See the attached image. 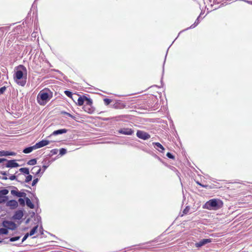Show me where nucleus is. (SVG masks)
I'll return each instance as SVG.
<instances>
[{"label":"nucleus","mask_w":252,"mask_h":252,"mask_svg":"<svg viewBox=\"0 0 252 252\" xmlns=\"http://www.w3.org/2000/svg\"><path fill=\"white\" fill-rule=\"evenodd\" d=\"M21 172L24 173L28 175L29 174V170L27 168H21L19 169Z\"/></svg>","instance_id":"20"},{"label":"nucleus","mask_w":252,"mask_h":252,"mask_svg":"<svg viewBox=\"0 0 252 252\" xmlns=\"http://www.w3.org/2000/svg\"><path fill=\"white\" fill-rule=\"evenodd\" d=\"M133 132V130L129 128H124L119 131L120 133L126 135H131Z\"/></svg>","instance_id":"11"},{"label":"nucleus","mask_w":252,"mask_h":252,"mask_svg":"<svg viewBox=\"0 0 252 252\" xmlns=\"http://www.w3.org/2000/svg\"><path fill=\"white\" fill-rule=\"evenodd\" d=\"M36 163V160L35 159H31L28 162V164L29 165H34Z\"/></svg>","instance_id":"22"},{"label":"nucleus","mask_w":252,"mask_h":252,"mask_svg":"<svg viewBox=\"0 0 252 252\" xmlns=\"http://www.w3.org/2000/svg\"><path fill=\"white\" fill-rule=\"evenodd\" d=\"M6 90V87H2L0 88V94H3L4 92Z\"/></svg>","instance_id":"33"},{"label":"nucleus","mask_w":252,"mask_h":252,"mask_svg":"<svg viewBox=\"0 0 252 252\" xmlns=\"http://www.w3.org/2000/svg\"><path fill=\"white\" fill-rule=\"evenodd\" d=\"M211 242V240L209 239H203L202 240L200 241L198 243H197L195 244V246L196 247H200L208 243H210Z\"/></svg>","instance_id":"8"},{"label":"nucleus","mask_w":252,"mask_h":252,"mask_svg":"<svg viewBox=\"0 0 252 252\" xmlns=\"http://www.w3.org/2000/svg\"><path fill=\"white\" fill-rule=\"evenodd\" d=\"M26 195V193L25 192H18V194H17V196L19 197H25Z\"/></svg>","instance_id":"28"},{"label":"nucleus","mask_w":252,"mask_h":252,"mask_svg":"<svg viewBox=\"0 0 252 252\" xmlns=\"http://www.w3.org/2000/svg\"><path fill=\"white\" fill-rule=\"evenodd\" d=\"M4 161H7V159L6 158H0V163H1Z\"/></svg>","instance_id":"42"},{"label":"nucleus","mask_w":252,"mask_h":252,"mask_svg":"<svg viewBox=\"0 0 252 252\" xmlns=\"http://www.w3.org/2000/svg\"><path fill=\"white\" fill-rule=\"evenodd\" d=\"M19 166V164L16 162L14 159L7 160V163L6 165V167H16Z\"/></svg>","instance_id":"6"},{"label":"nucleus","mask_w":252,"mask_h":252,"mask_svg":"<svg viewBox=\"0 0 252 252\" xmlns=\"http://www.w3.org/2000/svg\"><path fill=\"white\" fill-rule=\"evenodd\" d=\"M18 201L20 205L23 206L25 205V200L22 198H19Z\"/></svg>","instance_id":"34"},{"label":"nucleus","mask_w":252,"mask_h":252,"mask_svg":"<svg viewBox=\"0 0 252 252\" xmlns=\"http://www.w3.org/2000/svg\"><path fill=\"white\" fill-rule=\"evenodd\" d=\"M32 175L28 174V175L26 178L25 182L26 183L29 182L30 181H31L32 180Z\"/></svg>","instance_id":"27"},{"label":"nucleus","mask_w":252,"mask_h":252,"mask_svg":"<svg viewBox=\"0 0 252 252\" xmlns=\"http://www.w3.org/2000/svg\"><path fill=\"white\" fill-rule=\"evenodd\" d=\"M2 179H4V180H7V178L6 177H3Z\"/></svg>","instance_id":"44"},{"label":"nucleus","mask_w":252,"mask_h":252,"mask_svg":"<svg viewBox=\"0 0 252 252\" xmlns=\"http://www.w3.org/2000/svg\"><path fill=\"white\" fill-rule=\"evenodd\" d=\"M8 233V230L6 228H2L0 229V234H7Z\"/></svg>","instance_id":"23"},{"label":"nucleus","mask_w":252,"mask_h":252,"mask_svg":"<svg viewBox=\"0 0 252 252\" xmlns=\"http://www.w3.org/2000/svg\"><path fill=\"white\" fill-rule=\"evenodd\" d=\"M64 94L68 97H71L72 96V94L69 91H65Z\"/></svg>","instance_id":"29"},{"label":"nucleus","mask_w":252,"mask_h":252,"mask_svg":"<svg viewBox=\"0 0 252 252\" xmlns=\"http://www.w3.org/2000/svg\"><path fill=\"white\" fill-rule=\"evenodd\" d=\"M18 191H17L16 190H12L11 191V193L12 194V195H16L17 196V194H18Z\"/></svg>","instance_id":"36"},{"label":"nucleus","mask_w":252,"mask_h":252,"mask_svg":"<svg viewBox=\"0 0 252 252\" xmlns=\"http://www.w3.org/2000/svg\"><path fill=\"white\" fill-rule=\"evenodd\" d=\"M11 188H14V189H17V188H16L15 187H13H13H11Z\"/></svg>","instance_id":"45"},{"label":"nucleus","mask_w":252,"mask_h":252,"mask_svg":"<svg viewBox=\"0 0 252 252\" xmlns=\"http://www.w3.org/2000/svg\"><path fill=\"white\" fill-rule=\"evenodd\" d=\"M14 79L19 85L24 86L26 83L27 70L26 68L23 65L18 66L15 70Z\"/></svg>","instance_id":"1"},{"label":"nucleus","mask_w":252,"mask_h":252,"mask_svg":"<svg viewBox=\"0 0 252 252\" xmlns=\"http://www.w3.org/2000/svg\"><path fill=\"white\" fill-rule=\"evenodd\" d=\"M38 181V180L37 178L34 179L32 183V186H34V185H35V184L37 183Z\"/></svg>","instance_id":"37"},{"label":"nucleus","mask_w":252,"mask_h":252,"mask_svg":"<svg viewBox=\"0 0 252 252\" xmlns=\"http://www.w3.org/2000/svg\"><path fill=\"white\" fill-rule=\"evenodd\" d=\"M19 239H20V237L19 236L12 237V238H11L10 239V241L14 242V241H17V240H19Z\"/></svg>","instance_id":"30"},{"label":"nucleus","mask_w":252,"mask_h":252,"mask_svg":"<svg viewBox=\"0 0 252 252\" xmlns=\"http://www.w3.org/2000/svg\"><path fill=\"white\" fill-rule=\"evenodd\" d=\"M67 129H59V130H55L54 131L52 134L53 135H58V134H63V133H65L67 132Z\"/></svg>","instance_id":"13"},{"label":"nucleus","mask_w":252,"mask_h":252,"mask_svg":"<svg viewBox=\"0 0 252 252\" xmlns=\"http://www.w3.org/2000/svg\"><path fill=\"white\" fill-rule=\"evenodd\" d=\"M43 167L45 169L46 168V166H43Z\"/></svg>","instance_id":"47"},{"label":"nucleus","mask_w":252,"mask_h":252,"mask_svg":"<svg viewBox=\"0 0 252 252\" xmlns=\"http://www.w3.org/2000/svg\"><path fill=\"white\" fill-rule=\"evenodd\" d=\"M49 143V141L46 140H43L38 143H37L34 146L36 149L41 148L44 146L47 145Z\"/></svg>","instance_id":"7"},{"label":"nucleus","mask_w":252,"mask_h":252,"mask_svg":"<svg viewBox=\"0 0 252 252\" xmlns=\"http://www.w3.org/2000/svg\"><path fill=\"white\" fill-rule=\"evenodd\" d=\"M119 108L122 109V108H123V107H120Z\"/></svg>","instance_id":"49"},{"label":"nucleus","mask_w":252,"mask_h":252,"mask_svg":"<svg viewBox=\"0 0 252 252\" xmlns=\"http://www.w3.org/2000/svg\"><path fill=\"white\" fill-rule=\"evenodd\" d=\"M199 24V20L198 18H197L196 21H195L194 23L192 24L189 29H192L195 27L198 24ZM188 29V28L187 29Z\"/></svg>","instance_id":"24"},{"label":"nucleus","mask_w":252,"mask_h":252,"mask_svg":"<svg viewBox=\"0 0 252 252\" xmlns=\"http://www.w3.org/2000/svg\"><path fill=\"white\" fill-rule=\"evenodd\" d=\"M8 190L6 189H4L0 190V196L6 195L8 193Z\"/></svg>","instance_id":"21"},{"label":"nucleus","mask_w":252,"mask_h":252,"mask_svg":"<svg viewBox=\"0 0 252 252\" xmlns=\"http://www.w3.org/2000/svg\"><path fill=\"white\" fill-rule=\"evenodd\" d=\"M16 176L15 175H12L9 177V179L11 180H14L16 179Z\"/></svg>","instance_id":"39"},{"label":"nucleus","mask_w":252,"mask_h":252,"mask_svg":"<svg viewBox=\"0 0 252 252\" xmlns=\"http://www.w3.org/2000/svg\"><path fill=\"white\" fill-rule=\"evenodd\" d=\"M23 217V213L22 211L19 210L16 212L13 216V219L15 220H20Z\"/></svg>","instance_id":"9"},{"label":"nucleus","mask_w":252,"mask_h":252,"mask_svg":"<svg viewBox=\"0 0 252 252\" xmlns=\"http://www.w3.org/2000/svg\"><path fill=\"white\" fill-rule=\"evenodd\" d=\"M8 153L9 154L8 156H15L16 155V153L14 152H8Z\"/></svg>","instance_id":"40"},{"label":"nucleus","mask_w":252,"mask_h":252,"mask_svg":"<svg viewBox=\"0 0 252 252\" xmlns=\"http://www.w3.org/2000/svg\"><path fill=\"white\" fill-rule=\"evenodd\" d=\"M104 103L106 105H108L112 101V100L108 98L104 99Z\"/></svg>","instance_id":"31"},{"label":"nucleus","mask_w":252,"mask_h":252,"mask_svg":"<svg viewBox=\"0 0 252 252\" xmlns=\"http://www.w3.org/2000/svg\"><path fill=\"white\" fill-rule=\"evenodd\" d=\"M223 205L222 202L218 199H213L207 201L203 206V208L208 210H217Z\"/></svg>","instance_id":"3"},{"label":"nucleus","mask_w":252,"mask_h":252,"mask_svg":"<svg viewBox=\"0 0 252 252\" xmlns=\"http://www.w3.org/2000/svg\"><path fill=\"white\" fill-rule=\"evenodd\" d=\"M7 205L12 208H15L18 206V202L14 200H10L7 202Z\"/></svg>","instance_id":"12"},{"label":"nucleus","mask_w":252,"mask_h":252,"mask_svg":"<svg viewBox=\"0 0 252 252\" xmlns=\"http://www.w3.org/2000/svg\"><path fill=\"white\" fill-rule=\"evenodd\" d=\"M3 225L5 227H6L11 230H14L16 228V224L13 222L10 221H3Z\"/></svg>","instance_id":"4"},{"label":"nucleus","mask_w":252,"mask_h":252,"mask_svg":"<svg viewBox=\"0 0 252 252\" xmlns=\"http://www.w3.org/2000/svg\"><path fill=\"white\" fill-rule=\"evenodd\" d=\"M85 95L79 96L77 99V104L78 105H82L84 104Z\"/></svg>","instance_id":"14"},{"label":"nucleus","mask_w":252,"mask_h":252,"mask_svg":"<svg viewBox=\"0 0 252 252\" xmlns=\"http://www.w3.org/2000/svg\"><path fill=\"white\" fill-rule=\"evenodd\" d=\"M38 228V225L34 226L30 231L29 234L30 236L33 235L36 232H37V230Z\"/></svg>","instance_id":"19"},{"label":"nucleus","mask_w":252,"mask_h":252,"mask_svg":"<svg viewBox=\"0 0 252 252\" xmlns=\"http://www.w3.org/2000/svg\"><path fill=\"white\" fill-rule=\"evenodd\" d=\"M26 204L31 209H33L34 208V205L32 202L31 200L28 197L26 198Z\"/></svg>","instance_id":"18"},{"label":"nucleus","mask_w":252,"mask_h":252,"mask_svg":"<svg viewBox=\"0 0 252 252\" xmlns=\"http://www.w3.org/2000/svg\"><path fill=\"white\" fill-rule=\"evenodd\" d=\"M92 103H93L92 100L91 98H88L85 96V99H84V104L85 105H88V106H90V107H92ZM88 109H89V110H90L91 108H88Z\"/></svg>","instance_id":"10"},{"label":"nucleus","mask_w":252,"mask_h":252,"mask_svg":"<svg viewBox=\"0 0 252 252\" xmlns=\"http://www.w3.org/2000/svg\"><path fill=\"white\" fill-rule=\"evenodd\" d=\"M66 152V150L65 149L62 148L60 150V154L62 155L65 154Z\"/></svg>","instance_id":"32"},{"label":"nucleus","mask_w":252,"mask_h":252,"mask_svg":"<svg viewBox=\"0 0 252 252\" xmlns=\"http://www.w3.org/2000/svg\"><path fill=\"white\" fill-rule=\"evenodd\" d=\"M92 112V111H89V114L92 113H91Z\"/></svg>","instance_id":"48"},{"label":"nucleus","mask_w":252,"mask_h":252,"mask_svg":"<svg viewBox=\"0 0 252 252\" xmlns=\"http://www.w3.org/2000/svg\"><path fill=\"white\" fill-rule=\"evenodd\" d=\"M53 93L48 89L40 91L37 96L38 103L42 105H45L52 97Z\"/></svg>","instance_id":"2"},{"label":"nucleus","mask_w":252,"mask_h":252,"mask_svg":"<svg viewBox=\"0 0 252 252\" xmlns=\"http://www.w3.org/2000/svg\"><path fill=\"white\" fill-rule=\"evenodd\" d=\"M189 208H188V207H187L184 210V214H187V212L189 211Z\"/></svg>","instance_id":"41"},{"label":"nucleus","mask_w":252,"mask_h":252,"mask_svg":"<svg viewBox=\"0 0 252 252\" xmlns=\"http://www.w3.org/2000/svg\"><path fill=\"white\" fill-rule=\"evenodd\" d=\"M8 151H0V156H8Z\"/></svg>","instance_id":"26"},{"label":"nucleus","mask_w":252,"mask_h":252,"mask_svg":"<svg viewBox=\"0 0 252 252\" xmlns=\"http://www.w3.org/2000/svg\"><path fill=\"white\" fill-rule=\"evenodd\" d=\"M119 104H122V105H123V103L120 102Z\"/></svg>","instance_id":"46"},{"label":"nucleus","mask_w":252,"mask_h":252,"mask_svg":"<svg viewBox=\"0 0 252 252\" xmlns=\"http://www.w3.org/2000/svg\"><path fill=\"white\" fill-rule=\"evenodd\" d=\"M35 149H36V148L34 145L33 146L25 148L23 150V152L25 154H28V153L32 152L33 150H35Z\"/></svg>","instance_id":"15"},{"label":"nucleus","mask_w":252,"mask_h":252,"mask_svg":"<svg viewBox=\"0 0 252 252\" xmlns=\"http://www.w3.org/2000/svg\"><path fill=\"white\" fill-rule=\"evenodd\" d=\"M29 233H27L25 236L24 237H23V239H22V242H24L25 240L27 239V238H28V237L29 236Z\"/></svg>","instance_id":"38"},{"label":"nucleus","mask_w":252,"mask_h":252,"mask_svg":"<svg viewBox=\"0 0 252 252\" xmlns=\"http://www.w3.org/2000/svg\"><path fill=\"white\" fill-rule=\"evenodd\" d=\"M62 114H64V115H68V116H69L70 117H71V118L73 119H75L76 120V118L75 116L72 115V114H70V113H68L67 112H66V111H63Z\"/></svg>","instance_id":"25"},{"label":"nucleus","mask_w":252,"mask_h":252,"mask_svg":"<svg viewBox=\"0 0 252 252\" xmlns=\"http://www.w3.org/2000/svg\"><path fill=\"white\" fill-rule=\"evenodd\" d=\"M166 156L171 159H174V157L170 153H167L166 154Z\"/></svg>","instance_id":"35"},{"label":"nucleus","mask_w":252,"mask_h":252,"mask_svg":"<svg viewBox=\"0 0 252 252\" xmlns=\"http://www.w3.org/2000/svg\"><path fill=\"white\" fill-rule=\"evenodd\" d=\"M1 173L2 175H6V173H5V172H1Z\"/></svg>","instance_id":"43"},{"label":"nucleus","mask_w":252,"mask_h":252,"mask_svg":"<svg viewBox=\"0 0 252 252\" xmlns=\"http://www.w3.org/2000/svg\"><path fill=\"white\" fill-rule=\"evenodd\" d=\"M153 144L155 145V146L157 147V148L159 152L161 153L163 152L164 148L159 143H155Z\"/></svg>","instance_id":"17"},{"label":"nucleus","mask_w":252,"mask_h":252,"mask_svg":"<svg viewBox=\"0 0 252 252\" xmlns=\"http://www.w3.org/2000/svg\"><path fill=\"white\" fill-rule=\"evenodd\" d=\"M136 134L137 137L144 140L148 139L150 137L149 134L142 131H137Z\"/></svg>","instance_id":"5"},{"label":"nucleus","mask_w":252,"mask_h":252,"mask_svg":"<svg viewBox=\"0 0 252 252\" xmlns=\"http://www.w3.org/2000/svg\"><path fill=\"white\" fill-rule=\"evenodd\" d=\"M40 171H41V169L39 167V166H38L33 167L31 170L32 173V174L35 173L36 174H38V173H39Z\"/></svg>","instance_id":"16"}]
</instances>
